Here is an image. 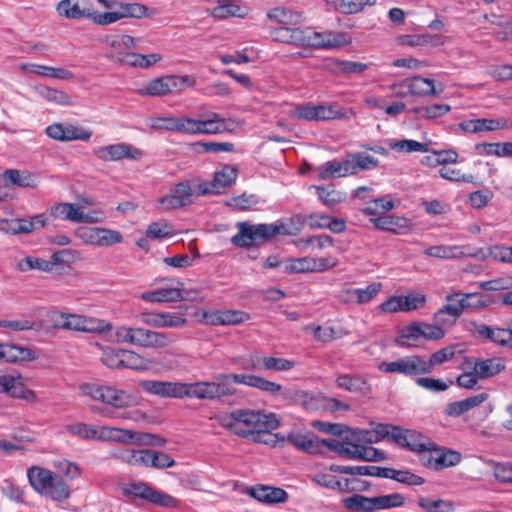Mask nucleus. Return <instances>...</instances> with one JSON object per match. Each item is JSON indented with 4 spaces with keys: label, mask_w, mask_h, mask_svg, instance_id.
Instances as JSON below:
<instances>
[{
    "label": "nucleus",
    "mask_w": 512,
    "mask_h": 512,
    "mask_svg": "<svg viewBox=\"0 0 512 512\" xmlns=\"http://www.w3.org/2000/svg\"><path fill=\"white\" fill-rule=\"evenodd\" d=\"M149 502L163 508H178L180 501L170 494L153 488Z\"/></svg>",
    "instance_id": "bf43d9fd"
},
{
    "label": "nucleus",
    "mask_w": 512,
    "mask_h": 512,
    "mask_svg": "<svg viewBox=\"0 0 512 512\" xmlns=\"http://www.w3.org/2000/svg\"><path fill=\"white\" fill-rule=\"evenodd\" d=\"M322 443L329 450L348 459L370 462L382 461L386 459V456L382 451L371 446H364L351 442H341L337 439H322Z\"/></svg>",
    "instance_id": "39448f33"
},
{
    "label": "nucleus",
    "mask_w": 512,
    "mask_h": 512,
    "mask_svg": "<svg viewBox=\"0 0 512 512\" xmlns=\"http://www.w3.org/2000/svg\"><path fill=\"white\" fill-rule=\"evenodd\" d=\"M233 383L243 384L263 392L277 396L282 391V386L263 377L252 374H217L211 382L199 381L191 384L185 383L184 398H197L201 400L224 401L225 398L236 394L237 389Z\"/></svg>",
    "instance_id": "f257e3e1"
},
{
    "label": "nucleus",
    "mask_w": 512,
    "mask_h": 512,
    "mask_svg": "<svg viewBox=\"0 0 512 512\" xmlns=\"http://www.w3.org/2000/svg\"><path fill=\"white\" fill-rule=\"evenodd\" d=\"M104 42L114 49L111 52L129 53L128 50L137 47V40L130 35L107 36Z\"/></svg>",
    "instance_id": "e433bc0d"
},
{
    "label": "nucleus",
    "mask_w": 512,
    "mask_h": 512,
    "mask_svg": "<svg viewBox=\"0 0 512 512\" xmlns=\"http://www.w3.org/2000/svg\"><path fill=\"white\" fill-rule=\"evenodd\" d=\"M95 156L102 161H120L123 159L139 160L143 156L142 150L127 143L102 146L94 151Z\"/></svg>",
    "instance_id": "1a4fd4ad"
},
{
    "label": "nucleus",
    "mask_w": 512,
    "mask_h": 512,
    "mask_svg": "<svg viewBox=\"0 0 512 512\" xmlns=\"http://www.w3.org/2000/svg\"><path fill=\"white\" fill-rule=\"evenodd\" d=\"M220 425L237 436L246 437L257 432L260 411L238 409L218 418Z\"/></svg>",
    "instance_id": "20e7f679"
},
{
    "label": "nucleus",
    "mask_w": 512,
    "mask_h": 512,
    "mask_svg": "<svg viewBox=\"0 0 512 512\" xmlns=\"http://www.w3.org/2000/svg\"><path fill=\"white\" fill-rule=\"evenodd\" d=\"M59 15L68 19L78 20L88 18L91 15V8L86 7L82 0H61L56 8Z\"/></svg>",
    "instance_id": "6ab92c4d"
},
{
    "label": "nucleus",
    "mask_w": 512,
    "mask_h": 512,
    "mask_svg": "<svg viewBox=\"0 0 512 512\" xmlns=\"http://www.w3.org/2000/svg\"><path fill=\"white\" fill-rule=\"evenodd\" d=\"M179 297L178 288H163L141 295V299L151 303L177 302Z\"/></svg>",
    "instance_id": "7c9ffc66"
},
{
    "label": "nucleus",
    "mask_w": 512,
    "mask_h": 512,
    "mask_svg": "<svg viewBox=\"0 0 512 512\" xmlns=\"http://www.w3.org/2000/svg\"><path fill=\"white\" fill-rule=\"evenodd\" d=\"M37 358L35 351L16 345L2 344L0 361L14 363L18 361H30Z\"/></svg>",
    "instance_id": "4be33fe9"
},
{
    "label": "nucleus",
    "mask_w": 512,
    "mask_h": 512,
    "mask_svg": "<svg viewBox=\"0 0 512 512\" xmlns=\"http://www.w3.org/2000/svg\"><path fill=\"white\" fill-rule=\"evenodd\" d=\"M40 95L49 102L69 106L72 104L70 96L64 91L53 89L50 87H43L39 91Z\"/></svg>",
    "instance_id": "3c124183"
},
{
    "label": "nucleus",
    "mask_w": 512,
    "mask_h": 512,
    "mask_svg": "<svg viewBox=\"0 0 512 512\" xmlns=\"http://www.w3.org/2000/svg\"><path fill=\"white\" fill-rule=\"evenodd\" d=\"M507 126L505 119H474L463 121L459 127L464 132L478 133L482 131H494Z\"/></svg>",
    "instance_id": "412c9836"
},
{
    "label": "nucleus",
    "mask_w": 512,
    "mask_h": 512,
    "mask_svg": "<svg viewBox=\"0 0 512 512\" xmlns=\"http://www.w3.org/2000/svg\"><path fill=\"white\" fill-rule=\"evenodd\" d=\"M409 92L413 95L428 96L435 94L434 82L421 76L412 77L408 83Z\"/></svg>",
    "instance_id": "f704fd0d"
},
{
    "label": "nucleus",
    "mask_w": 512,
    "mask_h": 512,
    "mask_svg": "<svg viewBox=\"0 0 512 512\" xmlns=\"http://www.w3.org/2000/svg\"><path fill=\"white\" fill-rule=\"evenodd\" d=\"M137 346L143 348L162 349L169 346L173 339L170 335L149 330L141 327H137Z\"/></svg>",
    "instance_id": "2eb2a0df"
},
{
    "label": "nucleus",
    "mask_w": 512,
    "mask_h": 512,
    "mask_svg": "<svg viewBox=\"0 0 512 512\" xmlns=\"http://www.w3.org/2000/svg\"><path fill=\"white\" fill-rule=\"evenodd\" d=\"M187 77L164 76L151 80L143 89L141 95L164 96L183 87Z\"/></svg>",
    "instance_id": "9b49d317"
},
{
    "label": "nucleus",
    "mask_w": 512,
    "mask_h": 512,
    "mask_svg": "<svg viewBox=\"0 0 512 512\" xmlns=\"http://www.w3.org/2000/svg\"><path fill=\"white\" fill-rule=\"evenodd\" d=\"M267 16L281 26H297L303 20L301 13L285 7H275L269 10Z\"/></svg>",
    "instance_id": "b1692460"
},
{
    "label": "nucleus",
    "mask_w": 512,
    "mask_h": 512,
    "mask_svg": "<svg viewBox=\"0 0 512 512\" xmlns=\"http://www.w3.org/2000/svg\"><path fill=\"white\" fill-rule=\"evenodd\" d=\"M505 360L501 357L476 359L473 370L480 379L491 378L505 370Z\"/></svg>",
    "instance_id": "a211bd4d"
},
{
    "label": "nucleus",
    "mask_w": 512,
    "mask_h": 512,
    "mask_svg": "<svg viewBox=\"0 0 512 512\" xmlns=\"http://www.w3.org/2000/svg\"><path fill=\"white\" fill-rule=\"evenodd\" d=\"M147 466L164 469L175 465V461L168 454L155 450H145Z\"/></svg>",
    "instance_id": "79ce46f5"
},
{
    "label": "nucleus",
    "mask_w": 512,
    "mask_h": 512,
    "mask_svg": "<svg viewBox=\"0 0 512 512\" xmlns=\"http://www.w3.org/2000/svg\"><path fill=\"white\" fill-rule=\"evenodd\" d=\"M19 220V231L20 234H28L37 229L44 227L47 223V218L45 214H38L30 219L26 218H18Z\"/></svg>",
    "instance_id": "603ef678"
},
{
    "label": "nucleus",
    "mask_w": 512,
    "mask_h": 512,
    "mask_svg": "<svg viewBox=\"0 0 512 512\" xmlns=\"http://www.w3.org/2000/svg\"><path fill=\"white\" fill-rule=\"evenodd\" d=\"M205 317L211 325H237L250 320V315L240 310H219Z\"/></svg>",
    "instance_id": "f3484780"
},
{
    "label": "nucleus",
    "mask_w": 512,
    "mask_h": 512,
    "mask_svg": "<svg viewBox=\"0 0 512 512\" xmlns=\"http://www.w3.org/2000/svg\"><path fill=\"white\" fill-rule=\"evenodd\" d=\"M313 334L316 340L327 343L347 336L349 332L343 328L335 329L333 327L316 326L313 328Z\"/></svg>",
    "instance_id": "49530a36"
},
{
    "label": "nucleus",
    "mask_w": 512,
    "mask_h": 512,
    "mask_svg": "<svg viewBox=\"0 0 512 512\" xmlns=\"http://www.w3.org/2000/svg\"><path fill=\"white\" fill-rule=\"evenodd\" d=\"M105 57L114 62L127 64L131 67L148 68L153 64L161 61L162 56L160 54L152 53L142 55L139 53H124V52H107Z\"/></svg>",
    "instance_id": "4468645a"
},
{
    "label": "nucleus",
    "mask_w": 512,
    "mask_h": 512,
    "mask_svg": "<svg viewBox=\"0 0 512 512\" xmlns=\"http://www.w3.org/2000/svg\"><path fill=\"white\" fill-rule=\"evenodd\" d=\"M455 356V348L454 346H447L442 348L435 353H433L428 360H425L422 357V363L424 367L425 374H429L433 371L434 367L437 365H441L449 360H451Z\"/></svg>",
    "instance_id": "c756f323"
},
{
    "label": "nucleus",
    "mask_w": 512,
    "mask_h": 512,
    "mask_svg": "<svg viewBox=\"0 0 512 512\" xmlns=\"http://www.w3.org/2000/svg\"><path fill=\"white\" fill-rule=\"evenodd\" d=\"M318 177L321 180H329L332 178L343 177L341 162L328 161L325 164L318 167Z\"/></svg>",
    "instance_id": "338daca9"
},
{
    "label": "nucleus",
    "mask_w": 512,
    "mask_h": 512,
    "mask_svg": "<svg viewBox=\"0 0 512 512\" xmlns=\"http://www.w3.org/2000/svg\"><path fill=\"white\" fill-rule=\"evenodd\" d=\"M434 442L428 437L418 433L414 430H409L407 440L405 441L404 447L411 451L426 452L433 448Z\"/></svg>",
    "instance_id": "72a5a7b5"
},
{
    "label": "nucleus",
    "mask_w": 512,
    "mask_h": 512,
    "mask_svg": "<svg viewBox=\"0 0 512 512\" xmlns=\"http://www.w3.org/2000/svg\"><path fill=\"white\" fill-rule=\"evenodd\" d=\"M2 183L4 186L16 185L19 187H37V181L34 175L27 171L17 169H8L2 175Z\"/></svg>",
    "instance_id": "5701e85b"
},
{
    "label": "nucleus",
    "mask_w": 512,
    "mask_h": 512,
    "mask_svg": "<svg viewBox=\"0 0 512 512\" xmlns=\"http://www.w3.org/2000/svg\"><path fill=\"white\" fill-rule=\"evenodd\" d=\"M375 502L376 508L379 510L390 509L403 506L405 503V497L400 493H392L377 496Z\"/></svg>",
    "instance_id": "13d9d810"
},
{
    "label": "nucleus",
    "mask_w": 512,
    "mask_h": 512,
    "mask_svg": "<svg viewBox=\"0 0 512 512\" xmlns=\"http://www.w3.org/2000/svg\"><path fill=\"white\" fill-rule=\"evenodd\" d=\"M50 214L56 219L73 223H80V221L86 220L83 217V209L74 203H57L50 208Z\"/></svg>",
    "instance_id": "aec40b11"
},
{
    "label": "nucleus",
    "mask_w": 512,
    "mask_h": 512,
    "mask_svg": "<svg viewBox=\"0 0 512 512\" xmlns=\"http://www.w3.org/2000/svg\"><path fill=\"white\" fill-rule=\"evenodd\" d=\"M418 505L425 512H452L455 509L452 501L444 499L431 500L421 497L418 500Z\"/></svg>",
    "instance_id": "a19ab883"
},
{
    "label": "nucleus",
    "mask_w": 512,
    "mask_h": 512,
    "mask_svg": "<svg viewBox=\"0 0 512 512\" xmlns=\"http://www.w3.org/2000/svg\"><path fill=\"white\" fill-rule=\"evenodd\" d=\"M46 134L55 140L68 142L74 140L87 141L92 136V131L72 124L54 123L46 128Z\"/></svg>",
    "instance_id": "f8f14e48"
},
{
    "label": "nucleus",
    "mask_w": 512,
    "mask_h": 512,
    "mask_svg": "<svg viewBox=\"0 0 512 512\" xmlns=\"http://www.w3.org/2000/svg\"><path fill=\"white\" fill-rule=\"evenodd\" d=\"M389 147L398 152H428V145L415 140L403 139L389 143Z\"/></svg>",
    "instance_id": "de8ad7c7"
},
{
    "label": "nucleus",
    "mask_w": 512,
    "mask_h": 512,
    "mask_svg": "<svg viewBox=\"0 0 512 512\" xmlns=\"http://www.w3.org/2000/svg\"><path fill=\"white\" fill-rule=\"evenodd\" d=\"M122 368L133 370H145L147 368V361L138 353L130 350H123L121 353Z\"/></svg>",
    "instance_id": "8fccbe9b"
},
{
    "label": "nucleus",
    "mask_w": 512,
    "mask_h": 512,
    "mask_svg": "<svg viewBox=\"0 0 512 512\" xmlns=\"http://www.w3.org/2000/svg\"><path fill=\"white\" fill-rule=\"evenodd\" d=\"M82 332L103 333L112 330V324L97 318L83 316Z\"/></svg>",
    "instance_id": "6e6d98bb"
},
{
    "label": "nucleus",
    "mask_w": 512,
    "mask_h": 512,
    "mask_svg": "<svg viewBox=\"0 0 512 512\" xmlns=\"http://www.w3.org/2000/svg\"><path fill=\"white\" fill-rule=\"evenodd\" d=\"M424 254L428 257L441 259H451L467 255L458 246L436 245L424 250Z\"/></svg>",
    "instance_id": "c9c22d12"
},
{
    "label": "nucleus",
    "mask_w": 512,
    "mask_h": 512,
    "mask_svg": "<svg viewBox=\"0 0 512 512\" xmlns=\"http://www.w3.org/2000/svg\"><path fill=\"white\" fill-rule=\"evenodd\" d=\"M422 356L411 355L402 357L392 362H382L379 370L386 373H397L404 376H416L425 374Z\"/></svg>",
    "instance_id": "9d476101"
},
{
    "label": "nucleus",
    "mask_w": 512,
    "mask_h": 512,
    "mask_svg": "<svg viewBox=\"0 0 512 512\" xmlns=\"http://www.w3.org/2000/svg\"><path fill=\"white\" fill-rule=\"evenodd\" d=\"M43 494L51 497L53 500H66L70 495L69 486L61 477L55 475L53 481H51Z\"/></svg>",
    "instance_id": "58836bf2"
},
{
    "label": "nucleus",
    "mask_w": 512,
    "mask_h": 512,
    "mask_svg": "<svg viewBox=\"0 0 512 512\" xmlns=\"http://www.w3.org/2000/svg\"><path fill=\"white\" fill-rule=\"evenodd\" d=\"M472 325L474 328V330H473L474 336L477 339L490 341V342L496 344V340H498L497 331L499 330V327H492V326H489L486 324L475 323V322L472 323Z\"/></svg>",
    "instance_id": "e2e57ef3"
},
{
    "label": "nucleus",
    "mask_w": 512,
    "mask_h": 512,
    "mask_svg": "<svg viewBox=\"0 0 512 512\" xmlns=\"http://www.w3.org/2000/svg\"><path fill=\"white\" fill-rule=\"evenodd\" d=\"M237 177V169L231 166H225L221 171L214 175V179L210 183L200 186L201 194H217L221 189L230 186Z\"/></svg>",
    "instance_id": "dca6fc26"
},
{
    "label": "nucleus",
    "mask_w": 512,
    "mask_h": 512,
    "mask_svg": "<svg viewBox=\"0 0 512 512\" xmlns=\"http://www.w3.org/2000/svg\"><path fill=\"white\" fill-rule=\"evenodd\" d=\"M275 41L296 46H308L313 48H336L344 45L342 33H320L311 29H301L297 26H280L272 31Z\"/></svg>",
    "instance_id": "f03ea898"
},
{
    "label": "nucleus",
    "mask_w": 512,
    "mask_h": 512,
    "mask_svg": "<svg viewBox=\"0 0 512 512\" xmlns=\"http://www.w3.org/2000/svg\"><path fill=\"white\" fill-rule=\"evenodd\" d=\"M81 390L85 395L116 408L129 407L135 402L132 395L110 386L84 384L81 386Z\"/></svg>",
    "instance_id": "423d86ee"
},
{
    "label": "nucleus",
    "mask_w": 512,
    "mask_h": 512,
    "mask_svg": "<svg viewBox=\"0 0 512 512\" xmlns=\"http://www.w3.org/2000/svg\"><path fill=\"white\" fill-rule=\"evenodd\" d=\"M394 208V203L388 196L379 197L368 202L363 208L366 215H378L386 213Z\"/></svg>",
    "instance_id": "a18cd8bd"
},
{
    "label": "nucleus",
    "mask_w": 512,
    "mask_h": 512,
    "mask_svg": "<svg viewBox=\"0 0 512 512\" xmlns=\"http://www.w3.org/2000/svg\"><path fill=\"white\" fill-rule=\"evenodd\" d=\"M320 200L329 208L335 207L346 198L345 193L336 190H327L324 187H316Z\"/></svg>",
    "instance_id": "864d4df0"
},
{
    "label": "nucleus",
    "mask_w": 512,
    "mask_h": 512,
    "mask_svg": "<svg viewBox=\"0 0 512 512\" xmlns=\"http://www.w3.org/2000/svg\"><path fill=\"white\" fill-rule=\"evenodd\" d=\"M66 313L50 310L46 311L44 317L36 323V330L45 329V330H59L64 329L63 325L65 323Z\"/></svg>",
    "instance_id": "2f4dec72"
},
{
    "label": "nucleus",
    "mask_w": 512,
    "mask_h": 512,
    "mask_svg": "<svg viewBox=\"0 0 512 512\" xmlns=\"http://www.w3.org/2000/svg\"><path fill=\"white\" fill-rule=\"evenodd\" d=\"M336 384L339 388L352 393L366 394L370 391L367 381L359 375L342 374L336 378Z\"/></svg>",
    "instance_id": "a878e982"
},
{
    "label": "nucleus",
    "mask_w": 512,
    "mask_h": 512,
    "mask_svg": "<svg viewBox=\"0 0 512 512\" xmlns=\"http://www.w3.org/2000/svg\"><path fill=\"white\" fill-rule=\"evenodd\" d=\"M430 450H433L435 453V465L433 469L435 470H441L444 468L452 467L457 465L461 460V455L453 450H444L437 448L436 444L434 443L433 448Z\"/></svg>",
    "instance_id": "cd10ccee"
},
{
    "label": "nucleus",
    "mask_w": 512,
    "mask_h": 512,
    "mask_svg": "<svg viewBox=\"0 0 512 512\" xmlns=\"http://www.w3.org/2000/svg\"><path fill=\"white\" fill-rule=\"evenodd\" d=\"M27 476L31 486L43 494L51 481H53L55 474L48 469L33 466L28 469Z\"/></svg>",
    "instance_id": "393cba45"
},
{
    "label": "nucleus",
    "mask_w": 512,
    "mask_h": 512,
    "mask_svg": "<svg viewBox=\"0 0 512 512\" xmlns=\"http://www.w3.org/2000/svg\"><path fill=\"white\" fill-rule=\"evenodd\" d=\"M34 73L40 76H46L56 79L67 80L74 77L73 73L64 68L37 65Z\"/></svg>",
    "instance_id": "69168bd1"
},
{
    "label": "nucleus",
    "mask_w": 512,
    "mask_h": 512,
    "mask_svg": "<svg viewBox=\"0 0 512 512\" xmlns=\"http://www.w3.org/2000/svg\"><path fill=\"white\" fill-rule=\"evenodd\" d=\"M312 257L306 256L302 258L289 259L283 264V272L292 273H307L311 272Z\"/></svg>",
    "instance_id": "09e8293b"
},
{
    "label": "nucleus",
    "mask_w": 512,
    "mask_h": 512,
    "mask_svg": "<svg viewBox=\"0 0 512 512\" xmlns=\"http://www.w3.org/2000/svg\"><path fill=\"white\" fill-rule=\"evenodd\" d=\"M238 233L231 238V243L240 248H251L260 243L267 242L278 234H286L285 225L281 224H251L238 222Z\"/></svg>",
    "instance_id": "7ed1b4c3"
},
{
    "label": "nucleus",
    "mask_w": 512,
    "mask_h": 512,
    "mask_svg": "<svg viewBox=\"0 0 512 512\" xmlns=\"http://www.w3.org/2000/svg\"><path fill=\"white\" fill-rule=\"evenodd\" d=\"M381 289L382 284L380 282H373L364 289H353L348 290V292H352L356 295L358 304H365L370 302Z\"/></svg>",
    "instance_id": "4d7b16f0"
},
{
    "label": "nucleus",
    "mask_w": 512,
    "mask_h": 512,
    "mask_svg": "<svg viewBox=\"0 0 512 512\" xmlns=\"http://www.w3.org/2000/svg\"><path fill=\"white\" fill-rule=\"evenodd\" d=\"M122 240L123 236L119 231L98 227L97 246L107 247L121 243Z\"/></svg>",
    "instance_id": "5fc2aeb1"
},
{
    "label": "nucleus",
    "mask_w": 512,
    "mask_h": 512,
    "mask_svg": "<svg viewBox=\"0 0 512 512\" xmlns=\"http://www.w3.org/2000/svg\"><path fill=\"white\" fill-rule=\"evenodd\" d=\"M420 338H422V336L420 334L419 323L414 322L401 330L396 342L401 346H417V342Z\"/></svg>",
    "instance_id": "ea45409f"
},
{
    "label": "nucleus",
    "mask_w": 512,
    "mask_h": 512,
    "mask_svg": "<svg viewBox=\"0 0 512 512\" xmlns=\"http://www.w3.org/2000/svg\"><path fill=\"white\" fill-rule=\"evenodd\" d=\"M20 375H0V393H7L14 397L17 394V389H21Z\"/></svg>",
    "instance_id": "680f3d73"
},
{
    "label": "nucleus",
    "mask_w": 512,
    "mask_h": 512,
    "mask_svg": "<svg viewBox=\"0 0 512 512\" xmlns=\"http://www.w3.org/2000/svg\"><path fill=\"white\" fill-rule=\"evenodd\" d=\"M287 441L299 450L308 453L321 452V448L325 447V445L322 443V440L314 439L301 433H289L287 436Z\"/></svg>",
    "instance_id": "bb28decb"
},
{
    "label": "nucleus",
    "mask_w": 512,
    "mask_h": 512,
    "mask_svg": "<svg viewBox=\"0 0 512 512\" xmlns=\"http://www.w3.org/2000/svg\"><path fill=\"white\" fill-rule=\"evenodd\" d=\"M240 11L241 8L239 5L232 3L231 0H225L223 3H218L211 11V16L219 20L229 17H242L243 15Z\"/></svg>",
    "instance_id": "37998d69"
},
{
    "label": "nucleus",
    "mask_w": 512,
    "mask_h": 512,
    "mask_svg": "<svg viewBox=\"0 0 512 512\" xmlns=\"http://www.w3.org/2000/svg\"><path fill=\"white\" fill-rule=\"evenodd\" d=\"M401 44L415 47V46H438L442 44L441 38L437 35L418 34V35H404L400 38Z\"/></svg>",
    "instance_id": "4c0bfd02"
},
{
    "label": "nucleus",
    "mask_w": 512,
    "mask_h": 512,
    "mask_svg": "<svg viewBox=\"0 0 512 512\" xmlns=\"http://www.w3.org/2000/svg\"><path fill=\"white\" fill-rule=\"evenodd\" d=\"M139 386L146 392L164 398H184L185 383L144 380Z\"/></svg>",
    "instance_id": "ddd939ff"
},
{
    "label": "nucleus",
    "mask_w": 512,
    "mask_h": 512,
    "mask_svg": "<svg viewBox=\"0 0 512 512\" xmlns=\"http://www.w3.org/2000/svg\"><path fill=\"white\" fill-rule=\"evenodd\" d=\"M134 437L135 431L115 427H102L98 434V439L100 440H111L122 443H132Z\"/></svg>",
    "instance_id": "c85d7f7f"
},
{
    "label": "nucleus",
    "mask_w": 512,
    "mask_h": 512,
    "mask_svg": "<svg viewBox=\"0 0 512 512\" xmlns=\"http://www.w3.org/2000/svg\"><path fill=\"white\" fill-rule=\"evenodd\" d=\"M294 396L295 400L300 402L307 410H318L320 408L327 409L331 412L350 410L348 404L323 394H309L305 391H295Z\"/></svg>",
    "instance_id": "6e6552de"
},
{
    "label": "nucleus",
    "mask_w": 512,
    "mask_h": 512,
    "mask_svg": "<svg viewBox=\"0 0 512 512\" xmlns=\"http://www.w3.org/2000/svg\"><path fill=\"white\" fill-rule=\"evenodd\" d=\"M294 118L306 121H324L343 117V112L338 104L332 105H297L290 112Z\"/></svg>",
    "instance_id": "0eeeda50"
},
{
    "label": "nucleus",
    "mask_w": 512,
    "mask_h": 512,
    "mask_svg": "<svg viewBox=\"0 0 512 512\" xmlns=\"http://www.w3.org/2000/svg\"><path fill=\"white\" fill-rule=\"evenodd\" d=\"M137 332V327L118 326L115 329L114 341L137 346Z\"/></svg>",
    "instance_id": "774afa93"
},
{
    "label": "nucleus",
    "mask_w": 512,
    "mask_h": 512,
    "mask_svg": "<svg viewBox=\"0 0 512 512\" xmlns=\"http://www.w3.org/2000/svg\"><path fill=\"white\" fill-rule=\"evenodd\" d=\"M201 120L192 118L177 117L176 124L174 125L175 131L184 134H201Z\"/></svg>",
    "instance_id": "052dcab7"
},
{
    "label": "nucleus",
    "mask_w": 512,
    "mask_h": 512,
    "mask_svg": "<svg viewBox=\"0 0 512 512\" xmlns=\"http://www.w3.org/2000/svg\"><path fill=\"white\" fill-rule=\"evenodd\" d=\"M116 12L120 19L143 18L148 15V7L141 3H125L117 1Z\"/></svg>",
    "instance_id": "473e14b6"
},
{
    "label": "nucleus",
    "mask_w": 512,
    "mask_h": 512,
    "mask_svg": "<svg viewBox=\"0 0 512 512\" xmlns=\"http://www.w3.org/2000/svg\"><path fill=\"white\" fill-rule=\"evenodd\" d=\"M261 361L264 370L288 371L295 365L291 360L276 357H263Z\"/></svg>",
    "instance_id": "0e129e2a"
},
{
    "label": "nucleus",
    "mask_w": 512,
    "mask_h": 512,
    "mask_svg": "<svg viewBox=\"0 0 512 512\" xmlns=\"http://www.w3.org/2000/svg\"><path fill=\"white\" fill-rule=\"evenodd\" d=\"M17 268L22 272L28 270L50 272L53 269V263L45 259L28 256L18 262Z\"/></svg>",
    "instance_id": "c03bdc74"
}]
</instances>
